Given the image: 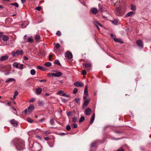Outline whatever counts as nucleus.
I'll return each instance as SVG.
<instances>
[{"instance_id":"58","label":"nucleus","mask_w":151,"mask_h":151,"mask_svg":"<svg viewBox=\"0 0 151 151\" xmlns=\"http://www.w3.org/2000/svg\"><path fill=\"white\" fill-rule=\"evenodd\" d=\"M83 99H84L86 100L87 99V96H84L83 97Z\"/></svg>"},{"instance_id":"27","label":"nucleus","mask_w":151,"mask_h":151,"mask_svg":"<svg viewBox=\"0 0 151 151\" xmlns=\"http://www.w3.org/2000/svg\"><path fill=\"white\" fill-rule=\"evenodd\" d=\"M43 132L45 134H46V135H47L50 134L51 133V132H50L48 131H43Z\"/></svg>"},{"instance_id":"14","label":"nucleus","mask_w":151,"mask_h":151,"mask_svg":"<svg viewBox=\"0 0 151 151\" xmlns=\"http://www.w3.org/2000/svg\"><path fill=\"white\" fill-rule=\"evenodd\" d=\"M84 94L86 96H88V91L87 86L86 85L85 86L84 91Z\"/></svg>"},{"instance_id":"28","label":"nucleus","mask_w":151,"mask_h":151,"mask_svg":"<svg viewBox=\"0 0 151 151\" xmlns=\"http://www.w3.org/2000/svg\"><path fill=\"white\" fill-rule=\"evenodd\" d=\"M18 93L17 91H14V94L13 96V98L14 99H15L16 98V97L17 96L18 94Z\"/></svg>"},{"instance_id":"25","label":"nucleus","mask_w":151,"mask_h":151,"mask_svg":"<svg viewBox=\"0 0 151 151\" xmlns=\"http://www.w3.org/2000/svg\"><path fill=\"white\" fill-rule=\"evenodd\" d=\"M112 23L114 25H116L118 24V21L116 20H114L111 21Z\"/></svg>"},{"instance_id":"54","label":"nucleus","mask_w":151,"mask_h":151,"mask_svg":"<svg viewBox=\"0 0 151 151\" xmlns=\"http://www.w3.org/2000/svg\"><path fill=\"white\" fill-rule=\"evenodd\" d=\"M124 150L122 148H120L119 149L117 150V151H124Z\"/></svg>"},{"instance_id":"16","label":"nucleus","mask_w":151,"mask_h":151,"mask_svg":"<svg viewBox=\"0 0 151 151\" xmlns=\"http://www.w3.org/2000/svg\"><path fill=\"white\" fill-rule=\"evenodd\" d=\"M134 14V12L132 11H131L127 13L126 15V17H129V16H132Z\"/></svg>"},{"instance_id":"6","label":"nucleus","mask_w":151,"mask_h":151,"mask_svg":"<svg viewBox=\"0 0 151 151\" xmlns=\"http://www.w3.org/2000/svg\"><path fill=\"white\" fill-rule=\"evenodd\" d=\"M137 45L140 47L142 48L143 47V43L142 41L140 40H138L136 41Z\"/></svg>"},{"instance_id":"24","label":"nucleus","mask_w":151,"mask_h":151,"mask_svg":"<svg viewBox=\"0 0 151 151\" xmlns=\"http://www.w3.org/2000/svg\"><path fill=\"white\" fill-rule=\"evenodd\" d=\"M36 73L35 70L34 69H32L30 71L31 74L32 75H34Z\"/></svg>"},{"instance_id":"50","label":"nucleus","mask_w":151,"mask_h":151,"mask_svg":"<svg viewBox=\"0 0 151 151\" xmlns=\"http://www.w3.org/2000/svg\"><path fill=\"white\" fill-rule=\"evenodd\" d=\"M52 55H50L49 56V60H51V59H52Z\"/></svg>"},{"instance_id":"57","label":"nucleus","mask_w":151,"mask_h":151,"mask_svg":"<svg viewBox=\"0 0 151 151\" xmlns=\"http://www.w3.org/2000/svg\"><path fill=\"white\" fill-rule=\"evenodd\" d=\"M63 91H58V93L60 94H61L62 93H63Z\"/></svg>"},{"instance_id":"11","label":"nucleus","mask_w":151,"mask_h":151,"mask_svg":"<svg viewBox=\"0 0 151 151\" xmlns=\"http://www.w3.org/2000/svg\"><path fill=\"white\" fill-rule=\"evenodd\" d=\"M42 91V89L40 88H37L36 90V92L37 95H40Z\"/></svg>"},{"instance_id":"41","label":"nucleus","mask_w":151,"mask_h":151,"mask_svg":"<svg viewBox=\"0 0 151 151\" xmlns=\"http://www.w3.org/2000/svg\"><path fill=\"white\" fill-rule=\"evenodd\" d=\"M56 34L58 36H60L61 34V32L59 31H58L57 32Z\"/></svg>"},{"instance_id":"15","label":"nucleus","mask_w":151,"mask_h":151,"mask_svg":"<svg viewBox=\"0 0 151 151\" xmlns=\"http://www.w3.org/2000/svg\"><path fill=\"white\" fill-rule=\"evenodd\" d=\"M93 23L96 26H98V25H99L101 27L102 26V25L96 20H94L93 22Z\"/></svg>"},{"instance_id":"55","label":"nucleus","mask_w":151,"mask_h":151,"mask_svg":"<svg viewBox=\"0 0 151 151\" xmlns=\"http://www.w3.org/2000/svg\"><path fill=\"white\" fill-rule=\"evenodd\" d=\"M36 137L38 138V139H40V140H41L42 139H41V137H40V136H36Z\"/></svg>"},{"instance_id":"52","label":"nucleus","mask_w":151,"mask_h":151,"mask_svg":"<svg viewBox=\"0 0 151 151\" xmlns=\"http://www.w3.org/2000/svg\"><path fill=\"white\" fill-rule=\"evenodd\" d=\"M50 139V138L49 137H46L45 138V139L47 141L49 140Z\"/></svg>"},{"instance_id":"2","label":"nucleus","mask_w":151,"mask_h":151,"mask_svg":"<svg viewBox=\"0 0 151 151\" xmlns=\"http://www.w3.org/2000/svg\"><path fill=\"white\" fill-rule=\"evenodd\" d=\"M53 71L55 73H52L51 74V75L55 77H59L63 75V73L61 72L55 70H54Z\"/></svg>"},{"instance_id":"9","label":"nucleus","mask_w":151,"mask_h":151,"mask_svg":"<svg viewBox=\"0 0 151 151\" xmlns=\"http://www.w3.org/2000/svg\"><path fill=\"white\" fill-rule=\"evenodd\" d=\"M34 109V106L32 105L31 104L29 106L28 108V111L29 113L31 112Z\"/></svg>"},{"instance_id":"32","label":"nucleus","mask_w":151,"mask_h":151,"mask_svg":"<svg viewBox=\"0 0 151 151\" xmlns=\"http://www.w3.org/2000/svg\"><path fill=\"white\" fill-rule=\"evenodd\" d=\"M40 36L38 35H36L35 36V39L36 40L38 41L40 39Z\"/></svg>"},{"instance_id":"18","label":"nucleus","mask_w":151,"mask_h":151,"mask_svg":"<svg viewBox=\"0 0 151 151\" xmlns=\"http://www.w3.org/2000/svg\"><path fill=\"white\" fill-rule=\"evenodd\" d=\"M23 52L22 50H17L15 53L14 54H22Z\"/></svg>"},{"instance_id":"33","label":"nucleus","mask_w":151,"mask_h":151,"mask_svg":"<svg viewBox=\"0 0 151 151\" xmlns=\"http://www.w3.org/2000/svg\"><path fill=\"white\" fill-rule=\"evenodd\" d=\"M36 147L37 148H36V151H39L40 150V145H39V144H38L37 145V146H36Z\"/></svg>"},{"instance_id":"46","label":"nucleus","mask_w":151,"mask_h":151,"mask_svg":"<svg viewBox=\"0 0 151 151\" xmlns=\"http://www.w3.org/2000/svg\"><path fill=\"white\" fill-rule=\"evenodd\" d=\"M54 121H55L54 119H51L50 121V123L51 124H54Z\"/></svg>"},{"instance_id":"20","label":"nucleus","mask_w":151,"mask_h":151,"mask_svg":"<svg viewBox=\"0 0 151 151\" xmlns=\"http://www.w3.org/2000/svg\"><path fill=\"white\" fill-rule=\"evenodd\" d=\"M19 65V63H17V62H15L13 63V66L14 67H15V68H19V67L18 66Z\"/></svg>"},{"instance_id":"39","label":"nucleus","mask_w":151,"mask_h":151,"mask_svg":"<svg viewBox=\"0 0 151 151\" xmlns=\"http://www.w3.org/2000/svg\"><path fill=\"white\" fill-rule=\"evenodd\" d=\"M38 104L40 106H42L43 105V103L42 101H40L38 102Z\"/></svg>"},{"instance_id":"23","label":"nucleus","mask_w":151,"mask_h":151,"mask_svg":"<svg viewBox=\"0 0 151 151\" xmlns=\"http://www.w3.org/2000/svg\"><path fill=\"white\" fill-rule=\"evenodd\" d=\"M52 64L50 62H48L45 64H44V65L47 67H49L51 66Z\"/></svg>"},{"instance_id":"1","label":"nucleus","mask_w":151,"mask_h":151,"mask_svg":"<svg viewBox=\"0 0 151 151\" xmlns=\"http://www.w3.org/2000/svg\"><path fill=\"white\" fill-rule=\"evenodd\" d=\"M16 147L17 150H22L24 148V142L21 140H18L16 145Z\"/></svg>"},{"instance_id":"31","label":"nucleus","mask_w":151,"mask_h":151,"mask_svg":"<svg viewBox=\"0 0 151 151\" xmlns=\"http://www.w3.org/2000/svg\"><path fill=\"white\" fill-rule=\"evenodd\" d=\"M131 9L132 10L135 11L136 10V8L135 6H134L132 4H131Z\"/></svg>"},{"instance_id":"37","label":"nucleus","mask_w":151,"mask_h":151,"mask_svg":"<svg viewBox=\"0 0 151 151\" xmlns=\"http://www.w3.org/2000/svg\"><path fill=\"white\" fill-rule=\"evenodd\" d=\"M66 130L68 131H70L71 129V127L70 125H67L66 127Z\"/></svg>"},{"instance_id":"47","label":"nucleus","mask_w":151,"mask_h":151,"mask_svg":"<svg viewBox=\"0 0 151 151\" xmlns=\"http://www.w3.org/2000/svg\"><path fill=\"white\" fill-rule=\"evenodd\" d=\"M36 9L38 11H40L41 10V7L40 6H38L36 8Z\"/></svg>"},{"instance_id":"7","label":"nucleus","mask_w":151,"mask_h":151,"mask_svg":"<svg viewBox=\"0 0 151 151\" xmlns=\"http://www.w3.org/2000/svg\"><path fill=\"white\" fill-rule=\"evenodd\" d=\"M74 85L77 87H82L83 86V84L80 82H76L74 83Z\"/></svg>"},{"instance_id":"35","label":"nucleus","mask_w":151,"mask_h":151,"mask_svg":"<svg viewBox=\"0 0 151 151\" xmlns=\"http://www.w3.org/2000/svg\"><path fill=\"white\" fill-rule=\"evenodd\" d=\"M114 41L117 42H120L121 43H122V42H120V39H118L114 38Z\"/></svg>"},{"instance_id":"5","label":"nucleus","mask_w":151,"mask_h":151,"mask_svg":"<svg viewBox=\"0 0 151 151\" xmlns=\"http://www.w3.org/2000/svg\"><path fill=\"white\" fill-rule=\"evenodd\" d=\"M65 56L70 59H71L73 57L72 54L70 51L67 52L65 54Z\"/></svg>"},{"instance_id":"51","label":"nucleus","mask_w":151,"mask_h":151,"mask_svg":"<svg viewBox=\"0 0 151 151\" xmlns=\"http://www.w3.org/2000/svg\"><path fill=\"white\" fill-rule=\"evenodd\" d=\"M3 35L2 33L0 32V40L1 39V38H2Z\"/></svg>"},{"instance_id":"59","label":"nucleus","mask_w":151,"mask_h":151,"mask_svg":"<svg viewBox=\"0 0 151 151\" xmlns=\"http://www.w3.org/2000/svg\"><path fill=\"white\" fill-rule=\"evenodd\" d=\"M45 120V119L44 118H42V119H41L40 120V122H42V121H44Z\"/></svg>"},{"instance_id":"4","label":"nucleus","mask_w":151,"mask_h":151,"mask_svg":"<svg viewBox=\"0 0 151 151\" xmlns=\"http://www.w3.org/2000/svg\"><path fill=\"white\" fill-rule=\"evenodd\" d=\"M90 101V98H88L85 100L82 106L83 109H84L88 105Z\"/></svg>"},{"instance_id":"40","label":"nucleus","mask_w":151,"mask_h":151,"mask_svg":"<svg viewBox=\"0 0 151 151\" xmlns=\"http://www.w3.org/2000/svg\"><path fill=\"white\" fill-rule=\"evenodd\" d=\"M11 5H13L15 6L16 7H18L19 6L18 4L17 3L15 2L13 4H12Z\"/></svg>"},{"instance_id":"61","label":"nucleus","mask_w":151,"mask_h":151,"mask_svg":"<svg viewBox=\"0 0 151 151\" xmlns=\"http://www.w3.org/2000/svg\"><path fill=\"white\" fill-rule=\"evenodd\" d=\"M99 10L101 11V12H102L103 11V9L101 7L100 8Z\"/></svg>"},{"instance_id":"64","label":"nucleus","mask_w":151,"mask_h":151,"mask_svg":"<svg viewBox=\"0 0 151 151\" xmlns=\"http://www.w3.org/2000/svg\"><path fill=\"white\" fill-rule=\"evenodd\" d=\"M18 68L21 70H22L23 69V67H22L20 66V67H19V68Z\"/></svg>"},{"instance_id":"48","label":"nucleus","mask_w":151,"mask_h":151,"mask_svg":"<svg viewBox=\"0 0 151 151\" xmlns=\"http://www.w3.org/2000/svg\"><path fill=\"white\" fill-rule=\"evenodd\" d=\"M73 126L74 128H76L78 127V125L77 124H73Z\"/></svg>"},{"instance_id":"3","label":"nucleus","mask_w":151,"mask_h":151,"mask_svg":"<svg viewBox=\"0 0 151 151\" xmlns=\"http://www.w3.org/2000/svg\"><path fill=\"white\" fill-rule=\"evenodd\" d=\"M10 122L11 124L14 127L17 126L18 124L17 122L14 119H11L10 121Z\"/></svg>"},{"instance_id":"44","label":"nucleus","mask_w":151,"mask_h":151,"mask_svg":"<svg viewBox=\"0 0 151 151\" xmlns=\"http://www.w3.org/2000/svg\"><path fill=\"white\" fill-rule=\"evenodd\" d=\"M77 91H78V89L77 88H76L74 89L73 91V93L74 94H76Z\"/></svg>"},{"instance_id":"60","label":"nucleus","mask_w":151,"mask_h":151,"mask_svg":"<svg viewBox=\"0 0 151 151\" xmlns=\"http://www.w3.org/2000/svg\"><path fill=\"white\" fill-rule=\"evenodd\" d=\"M27 109H26L24 111V112L25 114H26L27 113Z\"/></svg>"},{"instance_id":"34","label":"nucleus","mask_w":151,"mask_h":151,"mask_svg":"<svg viewBox=\"0 0 151 151\" xmlns=\"http://www.w3.org/2000/svg\"><path fill=\"white\" fill-rule=\"evenodd\" d=\"M56 64L59 65H60V64L59 61L58 60H56L54 62Z\"/></svg>"},{"instance_id":"22","label":"nucleus","mask_w":151,"mask_h":151,"mask_svg":"<svg viewBox=\"0 0 151 151\" xmlns=\"http://www.w3.org/2000/svg\"><path fill=\"white\" fill-rule=\"evenodd\" d=\"M33 39L32 37H29L28 38V42L30 43H32L33 42Z\"/></svg>"},{"instance_id":"21","label":"nucleus","mask_w":151,"mask_h":151,"mask_svg":"<svg viewBox=\"0 0 151 151\" xmlns=\"http://www.w3.org/2000/svg\"><path fill=\"white\" fill-rule=\"evenodd\" d=\"M15 80L13 78H8L6 80V83H8L9 82L12 81H14Z\"/></svg>"},{"instance_id":"26","label":"nucleus","mask_w":151,"mask_h":151,"mask_svg":"<svg viewBox=\"0 0 151 151\" xmlns=\"http://www.w3.org/2000/svg\"><path fill=\"white\" fill-rule=\"evenodd\" d=\"M85 120V118L83 116H81V117L79 120V122L80 123L81 122Z\"/></svg>"},{"instance_id":"36","label":"nucleus","mask_w":151,"mask_h":151,"mask_svg":"<svg viewBox=\"0 0 151 151\" xmlns=\"http://www.w3.org/2000/svg\"><path fill=\"white\" fill-rule=\"evenodd\" d=\"M78 119L77 118L73 117V118L72 121L74 123H76Z\"/></svg>"},{"instance_id":"30","label":"nucleus","mask_w":151,"mask_h":151,"mask_svg":"<svg viewBox=\"0 0 151 151\" xmlns=\"http://www.w3.org/2000/svg\"><path fill=\"white\" fill-rule=\"evenodd\" d=\"M60 45L59 43H57L55 45V47L57 49H58L60 48Z\"/></svg>"},{"instance_id":"10","label":"nucleus","mask_w":151,"mask_h":151,"mask_svg":"<svg viewBox=\"0 0 151 151\" xmlns=\"http://www.w3.org/2000/svg\"><path fill=\"white\" fill-rule=\"evenodd\" d=\"M9 57L8 55H4L1 56L0 58V60L1 61H4L8 59Z\"/></svg>"},{"instance_id":"29","label":"nucleus","mask_w":151,"mask_h":151,"mask_svg":"<svg viewBox=\"0 0 151 151\" xmlns=\"http://www.w3.org/2000/svg\"><path fill=\"white\" fill-rule=\"evenodd\" d=\"M74 100L79 105L80 104V99L79 98H76Z\"/></svg>"},{"instance_id":"42","label":"nucleus","mask_w":151,"mask_h":151,"mask_svg":"<svg viewBox=\"0 0 151 151\" xmlns=\"http://www.w3.org/2000/svg\"><path fill=\"white\" fill-rule=\"evenodd\" d=\"M37 68L40 70H44V68L43 67L39 66H38L37 67Z\"/></svg>"},{"instance_id":"38","label":"nucleus","mask_w":151,"mask_h":151,"mask_svg":"<svg viewBox=\"0 0 151 151\" xmlns=\"http://www.w3.org/2000/svg\"><path fill=\"white\" fill-rule=\"evenodd\" d=\"M97 142L96 141H95V142H93L91 144V147H94L95 146H96Z\"/></svg>"},{"instance_id":"17","label":"nucleus","mask_w":151,"mask_h":151,"mask_svg":"<svg viewBox=\"0 0 151 151\" xmlns=\"http://www.w3.org/2000/svg\"><path fill=\"white\" fill-rule=\"evenodd\" d=\"M83 66L87 68L90 67L91 66V64L90 63H86L83 64Z\"/></svg>"},{"instance_id":"62","label":"nucleus","mask_w":151,"mask_h":151,"mask_svg":"<svg viewBox=\"0 0 151 151\" xmlns=\"http://www.w3.org/2000/svg\"><path fill=\"white\" fill-rule=\"evenodd\" d=\"M21 1L22 3L25 2L26 1V0H21Z\"/></svg>"},{"instance_id":"12","label":"nucleus","mask_w":151,"mask_h":151,"mask_svg":"<svg viewBox=\"0 0 151 151\" xmlns=\"http://www.w3.org/2000/svg\"><path fill=\"white\" fill-rule=\"evenodd\" d=\"M2 39L3 41H6L9 40V38L8 36L4 35L2 37Z\"/></svg>"},{"instance_id":"56","label":"nucleus","mask_w":151,"mask_h":151,"mask_svg":"<svg viewBox=\"0 0 151 151\" xmlns=\"http://www.w3.org/2000/svg\"><path fill=\"white\" fill-rule=\"evenodd\" d=\"M24 60H28V58L27 57L24 56Z\"/></svg>"},{"instance_id":"53","label":"nucleus","mask_w":151,"mask_h":151,"mask_svg":"<svg viewBox=\"0 0 151 151\" xmlns=\"http://www.w3.org/2000/svg\"><path fill=\"white\" fill-rule=\"evenodd\" d=\"M46 81V80H45V79L40 80L39 81V82H45Z\"/></svg>"},{"instance_id":"19","label":"nucleus","mask_w":151,"mask_h":151,"mask_svg":"<svg viewBox=\"0 0 151 151\" xmlns=\"http://www.w3.org/2000/svg\"><path fill=\"white\" fill-rule=\"evenodd\" d=\"M95 114L94 113L93 114L92 117L91 118V121L90 122V124H92L93 122L94 121V119H95Z\"/></svg>"},{"instance_id":"13","label":"nucleus","mask_w":151,"mask_h":151,"mask_svg":"<svg viewBox=\"0 0 151 151\" xmlns=\"http://www.w3.org/2000/svg\"><path fill=\"white\" fill-rule=\"evenodd\" d=\"M91 12L94 14H96L97 13L98 10L96 8H93L91 9Z\"/></svg>"},{"instance_id":"49","label":"nucleus","mask_w":151,"mask_h":151,"mask_svg":"<svg viewBox=\"0 0 151 151\" xmlns=\"http://www.w3.org/2000/svg\"><path fill=\"white\" fill-rule=\"evenodd\" d=\"M35 101V99L34 98L31 99L29 101L30 102H33Z\"/></svg>"},{"instance_id":"63","label":"nucleus","mask_w":151,"mask_h":151,"mask_svg":"<svg viewBox=\"0 0 151 151\" xmlns=\"http://www.w3.org/2000/svg\"><path fill=\"white\" fill-rule=\"evenodd\" d=\"M45 95L46 96H49L50 95V94L49 93H46L45 94Z\"/></svg>"},{"instance_id":"43","label":"nucleus","mask_w":151,"mask_h":151,"mask_svg":"<svg viewBox=\"0 0 151 151\" xmlns=\"http://www.w3.org/2000/svg\"><path fill=\"white\" fill-rule=\"evenodd\" d=\"M82 74L83 75H85L86 74V72L85 70H83L82 71Z\"/></svg>"},{"instance_id":"8","label":"nucleus","mask_w":151,"mask_h":151,"mask_svg":"<svg viewBox=\"0 0 151 151\" xmlns=\"http://www.w3.org/2000/svg\"><path fill=\"white\" fill-rule=\"evenodd\" d=\"M91 112V110L89 108H87L85 111V114L87 115H89Z\"/></svg>"},{"instance_id":"45","label":"nucleus","mask_w":151,"mask_h":151,"mask_svg":"<svg viewBox=\"0 0 151 151\" xmlns=\"http://www.w3.org/2000/svg\"><path fill=\"white\" fill-rule=\"evenodd\" d=\"M27 120L28 122L30 123H32L33 122L32 119L31 118H28L27 119Z\"/></svg>"}]
</instances>
